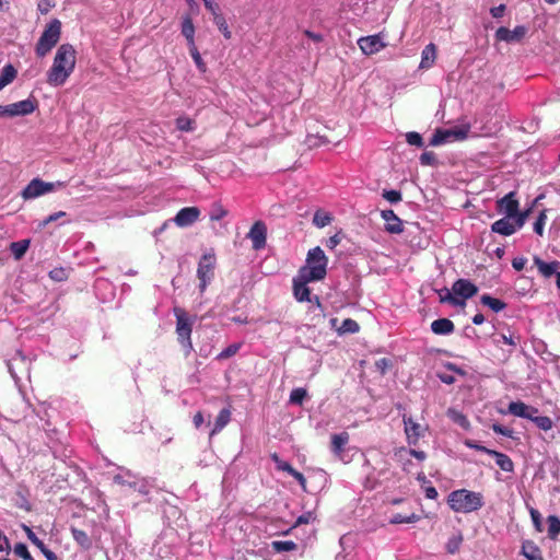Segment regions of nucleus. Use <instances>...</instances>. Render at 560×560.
<instances>
[{
  "instance_id": "nucleus-1",
  "label": "nucleus",
  "mask_w": 560,
  "mask_h": 560,
  "mask_svg": "<svg viewBox=\"0 0 560 560\" xmlns=\"http://www.w3.org/2000/svg\"><path fill=\"white\" fill-rule=\"evenodd\" d=\"M77 51L71 44L58 47L51 68L47 72V82L51 86H61L66 83L75 68Z\"/></svg>"
},
{
  "instance_id": "nucleus-2",
  "label": "nucleus",
  "mask_w": 560,
  "mask_h": 560,
  "mask_svg": "<svg viewBox=\"0 0 560 560\" xmlns=\"http://www.w3.org/2000/svg\"><path fill=\"white\" fill-rule=\"evenodd\" d=\"M450 508L456 513H471L481 509L485 504L483 495L480 492L467 489L452 491L447 497Z\"/></svg>"
},
{
  "instance_id": "nucleus-3",
  "label": "nucleus",
  "mask_w": 560,
  "mask_h": 560,
  "mask_svg": "<svg viewBox=\"0 0 560 560\" xmlns=\"http://www.w3.org/2000/svg\"><path fill=\"white\" fill-rule=\"evenodd\" d=\"M305 262L299 271L307 275L308 279L320 281L326 277L328 258L319 246L308 250Z\"/></svg>"
},
{
  "instance_id": "nucleus-4",
  "label": "nucleus",
  "mask_w": 560,
  "mask_h": 560,
  "mask_svg": "<svg viewBox=\"0 0 560 560\" xmlns=\"http://www.w3.org/2000/svg\"><path fill=\"white\" fill-rule=\"evenodd\" d=\"M61 35V22L57 19L50 21L42 33L35 51L38 57H45L59 42Z\"/></svg>"
},
{
  "instance_id": "nucleus-5",
  "label": "nucleus",
  "mask_w": 560,
  "mask_h": 560,
  "mask_svg": "<svg viewBox=\"0 0 560 560\" xmlns=\"http://www.w3.org/2000/svg\"><path fill=\"white\" fill-rule=\"evenodd\" d=\"M315 279H308V276L298 271V275L293 278V295L299 302H311L315 303L316 307L322 310V303L317 295L311 298V290L307 287L308 282H314Z\"/></svg>"
},
{
  "instance_id": "nucleus-6",
  "label": "nucleus",
  "mask_w": 560,
  "mask_h": 560,
  "mask_svg": "<svg viewBox=\"0 0 560 560\" xmlns=\"http://www.w3.org/2000/svg\"><path fill=\"white\" fill-rule=\"evenodd\" d=\"M65 187L63 182L48 183L44 182L40 178L32 179L27 186L22 191V197L24 199H35L43 195L54 191L56 188Z\"/></svg>"
},
{
  "instance_id": "nucleus-7",
  "label": "nucleus",
  "mask_w": 560,
  "mask_h": 560,
  "mask_svg": "<svg viewBox=\"0 0 560 560\" xmlns=\"http://www.w3.org/2000/svg\"><path fill=\"white\" fill-rule=\"evenodd\" d=\"M176 319H177L176 320L177 339H178V342L180 343V346L183 347L185 357H188L191 353V351L194 350L191 337H190L191 330H192V328H191L192 324L189 320V318L187 316H185V314H183V313L177 314Z\"/></svg>"
},
{
  "instance_id": "nucleus-8",
  "label": "nucleus",
  "mask_w": 560,
  "mask_h": 560,
  "mask_svg": "<svg viewBox=\"0 0 560 560\" xmlns=\"http://www.w3.org/2000/svg\"><path fill=\"white\" fill-rule=\"evenodd\" d=\"M36 108V100L28 97L16 103L0 105V117L27 116L34 113Z\"/></svg>"
},
{
  "instance_id": "nucleus-9",
  "label": "nucleus",
  "mask_w": 560,
  "mask_h": 560,
  "mask_svg": "<svg viewBox=\"0 0 560 560\" xmlns=\"http://www.w3.org/2000/svg\"><path fill=\"white\" fill-rule=\"evenodd\" d=\"M215 258L213 255L205 254L198 264L197 277L199 279V290L205 292L208 284L214 277Z\"/></svg>"
},
{
  "instance_id": "nucleus-10",
  "label": "nucleus",
  "mask_w": 560,
  "mask_h": 560,
  "mask_svg": "<svg viewBox=\"0 0 560 560\" xmlns=\"http://www.w3.org/2000/svg\"><path fill=\"white\" fill-rule=\"evenodd\" d=\"M402 422L405 425V434L409 445H417L419 440L424 435L427 428L416 422L412 417L404 415Z\"/></svg>"
},
{
  "instance_id": "nucleus-11",
  "label": "nucleus",
  "mask_w": 560,
  "mask_h": 560,
  "mask_svg": "<svg viewBox=\"0 0 560 560\" xmlns=\"http://www.w3.org/2000/svg\"><path fill=\"white\" fill-rule=\"evenodd\" d=\"M517 208H520V202L516 199L515 191H510L497 200V211L504 217L513 218L517 212Z\"/></svg>"
},
{
  "instance_id": "nucleus-12",
  "label": "nucleus",
  "mask_w": 560,
  "mask_h": 560,
  "mask_svg": "<svg viewBox=\"0 0 560 560\" xmlns=\"http://www.w3.org/2000/svg\"><path fill=\"white\" fill-rule=\"evenodd\" d=\"M349 442V434L348 432H341L338 434L331 435V445L330 450L331 453L335 455L336 458L343 463H348L350 458L347 455V444Z\"/></svg>"
},
{
  "instance_id": "nucleus-13",
  "label": "nucleus",
  "mask_w": 560,
  "mask_h": 560,
  "mask_svg": "<svg viewBox=\"0 0 560 560\" xmlns=\"http://www.w3.org/2000/svg\"><path fill=\"white\" fill-rule=\"evenodd\" d=\"M113 480L117 485L127 486L142 494H147L148 492L145 485L140 482L129 470L120 469V471L114 476Z\"/></svg>"
},
{
  "instance_id": "nucleus-14",
  "label": "nucleus",
  "mask_w": 560,
  "mask_h": 560,
  "mask_svg": "<svg viewBox=\"0 0 560 560\" xmlns=\"http://www.w3.org/2000/svg\"><path fill=\"white\" fill-rule=\"evenodd\" d=\"M358 46L364 55H373L381 51L386 44L380 34L363 36L358 39Z\"/></svg>"
},
{
  "instance_id": "nucleus-15",
  "label": "nucleus",
  "mask_w": 560,
  "mask_h": 560,
  "mask_svg": "<svg viewBox=\"0 0 560 560\" xmlns=\"http://www.w3.org/2000/svg\"><path fill=\"white\" fill-rule=\"evenodd\" d=\"M247 237L252 241L253 248L255 250H260L266 246L267 240V226L262 221H256L248 234Z\"/></svg>"
},
{
  "instance_id": "nucleus-16",
  "label": "nucleus",
  "mask_w": 560,
  "mask_h": 560,
  "mask_svg": "<svg viewBox=\"0 0 560 560\" xmlns=\"http://www.w3.org/2000/svg\"><path fill=\"white\" fill-rule=\"evenodd\" d=\"M452 291L456 298L465 303L467 299L477 294L478 288L467 279H458L453 283Z\"/></svg>"
},
{
  "instance_id": "nucleus-17",
  "label": "nucleus",
  "mask_w": 560,
  "mask_h": 560,
  "mask_svg": "<svg viewBox=\"0 0 560 560\" xmlns=\"http://www.w3.org/2000/svg\"><path fill=\"white\" fill-rule=\"evenodd\" d=\"M200 215V210L197 207H185L180 209L173 221L179 228H187L195 223Z\"/></svg>"
},
{
  "instance_id": "nucleus-18",
  "label": "nucleus",
  "mask_w": 560,
  "mask_h": 560,
  "mask_svg": "<svg viewBox=\"0 0 560 560\" xmlns=\"http://www.w3.org/2000/svg\"><path fill=\"white\" fill-rule=\"evenodd\" d=\"M527 28L523 25L516 26L514 30H509L508 27L501 26L495 32V38L499 42H520L526 34Z\"/></svg>"
},
{
  "instance_id": "nucleus-19",
  "label": "nucleus",
  "mask_w": 560,
  "mask_h": 560,
  "mask_svg": "<svg viewBox=\"0 0 560 560\" xmlns=\"http://www.w3.org/2000/svg\"><path fill=\"white\" fill-rule=\"evenodd\" d=\"M381 217L385 221V231L390 234H400L404 231L402 221L390 209L382 210Z\"/></svg>"
},
{
  "instance_id": "nucleus-20",
  "label": "nucleus",
  "mask_w": 560,
  "mask_h": 560,
  "mask_svg": "<svg viewBox=\"0 0 560 560\" xmlns=\"http://www.w3.org/2000/svg\"><path fill=\"white\" fill-rule=\"evenodd\" d=\"M491 231L503 236H510L518 231V228L516 226L513 218L503 217L492 223Z\"/></svg>"
},
{
  "instance_id": "nucleus-21",
  "label": "nucleus",
  "mask_w": 560,
  "mask_h": 560,
  "mask_svg": "<svg viewBox=\"0 0 560 560\" xmlns=\"http://www.w3.org/2000/svg\"><path fill=\"white\" fill-rule=\"evenodd\" d=\"M509 413L530 420L533 413H537L538 409L532 406L526 405L523 401H511L508 406Z\"/></svg>"
},
{
  "instance_id": "nucleus-22",
  "label": "nucleus",
  "mask_w": 560,
  "mask_h": 560,
  "mask_svg": "<svg viewBox=\"0 0 560 560\" xmlns=\"http://www.w3.org/2000/svg\"><path fill=\"white\" fill-rule=\"evenodd\" d=\"M455 329L454 323L448 318H439L431 323V330L435 335L447 336Z\"/></svg>"
},
{
  "instance_id": "nucleus-23",
  "label": "nucleus",
  "mask_w": 560,
  "mask_h": 560,
  "mask_svg": "<svg viewBox=\"0 0 560 560\" xmlns=\"http://www.w3.org/2000/svg\"><path fill=\"white\" fill-rule=\"evenodd\" d=\"M534 262L537 266L539 272L545 278H550L551 276L556 275L558 272L557 268L560 266L559 261L546 262L541 260L539 257H535Z\"/></svg>"
},
{
  "instance_id": "nucleus-24",
  "label": "nucleus",
  "mask_w": 560,
  "mask_h": 560,
  "mask_svg": "<svg viewBox=\"0 0 560 560\" xmlns=\"http://www.w3.org/2000/svg\"><path fill=\"white\" fill-rule=\"evenodd\" d=\"M453 142L452 130L448 129H436L430 139V145L439 147L445 143Z\"/></svg>"
},
{
  "instance_id": "nucleus-25",
  "label": "nucleus",
  "mask_w": 560,
  "mask_h": 560,
  "mask_svg": "<svg viewBox=\"0 0 560 560\" xmlns=\"http://www.w3.org/2000/svg\"><path fill=\"white\" fill-rule=\"evenodd\" d=\"M436 50L434 44L427 45L421 52L420 68L428 69L435 61Z\"/></svg>"
},
{
  "instance_id": "nucleus-26",
  "label": "nucleus",
  "mask_w": 560,
  "mask_h": 560,
  "mask_svg": "<svg viewBox=\"0 0 560 560\" xmlns=\"http://www.w3.org/2000/svg\"><path fill=\"white\" fill-rule=\"evenodd\" d=\"M490 456L494 457L495 464L506 472H512L514 470L513 460L504 453L492 451Z\"/></svg>"
},
{
  "instance_id": "nucleus-27",
  "label": "nucleus",
  "mask_w": 560,
  "mask_h": 560,
  "mask_svg": "<svg viewBox=\"0 0 560 560\" xmlns=\"http://www.w3.org/2000/svg\"><path fill=\"white\" fill-rule=\"evenodd\" d=\"M231 420V411L228 408H223L214 422L213 429L210 432V438L219 433Z\"/></svg>"
},
{
  "instance_id": "nucleus-28",
  "label": "nucleus",
  "mask_w": 560,
  "mask_h": 560,
  "mask_svg": "<svg viewBox=\"0 0 560 560\" xmlns=\"http://www.w3.org/2000/svg\"><path fill=\"white\" fill-rule=\"evenodd\" d=\"M182 34L187 39L188 46L195 44V26L190 16L186 15L182 21Z\"/></svg>"
},
{
  "instance_id": "nucleus-29",
  "label": "nucleus",
  "mask_w": 560,
  "mask_h": 560,
  "mask_svg": "<svg viewBox=\"0 0 560 560\" xmlns=\"http://www.w3.org/2000/svg\"><path fill=\"white\" fill-rule=\"evenodd\" d=\"M30 240H21L18 242H13L10 244V252L13 255L15 260L22 259L30 247Z\"/></svg>"
},
{
  "instance_id": "nucleus-30",
  "label": "nucleus",
  "mask_w": 560,
  "mask_h": 560,
  "mask_svg": "<svg viewBox=\"0 0 560 560\" xmlns=\"http://www.w3.org/2000/svg\"><path fill=\"white\" fill-rule=\"evenodd\" d=\"M436 293L439 294L440 302L441 303H448L454 306H462L464 305V302L460 301L458 298H456L452 290H448L447 288H442L440 290H436Z\"/></svg>"
},
{
  "instance_id": "nucleus-31",
  "label": "nucleus",
  "mask_w": 560,
  "mask_h": 560,
  "mask_svg": "<svg viewBox=\"0 0 560 560\" xmlns=\"http://www.w3.org/2000/svg\"><path fill=\"white\" fill-rule=\"evenodd\" d=\"M480 302L482 305L488 306L490 310H492L495 313H499L506 307V304L503 301L492 298L489 294H483L480 298Z\"/></svg>"
},
{
  "instance_id": "nucleus-32",
  "label": "nucleus",
  "mask_w": 560,
  "mask_h": 560,
  "mask_svg": "<svg viewBox=\"0 0 560 560\" xmlns=\"http://www.w3.org/2000/svg\"><path fill=\"white\" fill-rule=\"evenodd\" d=\"M16 74L18 72L12 65L4 66L0 74V91L10 84L16 78Z\"/></svg>"
},
{
  "instance_id": "nucleus-33",
  "label": "nucleus",
  "mask_w": 560,
  "mask_h": 560,
  "mask_svg": "<svg viewBox=\"0 0 560 560\" xmlns=\"http://www.w3.org/2000/svg\"><path fill=\"white\" fill-rule=\"evenodd\" d=\"M447 417L453 422H455L456 424H458L460 428H463L465 430L469 429V427H470V422L467 419V417L463 412H460L454 408H450L447 410Z\"/></svg>"
},
{
  "instance_id": "nucleus-34",
  "label": "nucleus",
  "mask_w": 560,
  "mask_h": 560,
  "mask_svg": "<svg viewBox=\"0 0 560 560\" xmlns=\"http://www.w3.org/2000/svg\"><path fill=\"white\" fill-rule=\"evenodd\" d=\"M71 534L74 539V541L80 545L84 549H89L92 546V540L90 536L82 529H78L72 527Z\"/></svg>"
},
{
  "instance_id": "nucleus-35",
  "label": "nucleus",
  "mask_w": 560,
  "mask_h": 560,
  "mask_svg": "<svg viewBox=\"0 0 560 560\" xmlns=\"http://www.w3.org/2000/svg\"><path fill=\"white\" fill-rule=\"evenodd\" d=\"M420 520V516L418 514L411 513L409 515H404L401 513L393 514L389 523L390 524H411L417 523Z\"/></svg>"
},
{
  "instance_id": "nucleus-36",
  "label": "nucleus",
  "mask_w": 560,
  "mask_h": 560,
  "mask_svg": "<svg viewBox=\"0 0 560 560\" xmlns=\"http://www.w3.org/2000/svg\"><path fill=\"white\" fill-rule=\"evenodd\" d=\"M332 221L330 213L322 210H317L313 217V224L319 229L328 225Z\"/></svg>"
},
{
  "instance_id": "nucleus-37",
  "label": "nucleus",
  "mask_w": 560,
  "mask_h": 560,
  "mask_svg": "<svg viewBox=\"0 0 560 560\" xmlns=\"http://www.w3.org/2000/svg\"><path fill=\"white\" fill-rule=\"evenodd\" d=\"M522 553L528 560H542L540 550L532 542L524 544L522 547Z\"/></svg>"
},
{
  "instance_id": "nucleus-38",
  "label": "nucleus",
  "mask_w": 560,
  "mask_h": 560,
  "mask_svg": "<svg viewBox=\"0 0 560 560\" xmlns=\"http://www.w3.org/2000/svg\"><path fill=\"white\" fill-rule=\"evenodd\" d=\"M530 421L542 431H549L553 427L552 420L547 416H536V413H533Z\"/></svg>"
},
{
  "instance_id": "nucleus-39",
  "label": "nucleus",
  "mask_w": 560,
  "mask_h": 560,
  "mask_svg": "<svg viewBox=\"0 0 560 560\" xmlns=\"http://www.w3.org/2000/svg\"><path fill=\"white\" fill-rule=\"evenodd\" d=\"M520 341V337H515L513 334H504V332H501V334H498L494 338H493V342L499 346L500 343H505V345H509V346H512V347H516V345Z\"/></svg>"
},
{
  "instance_id": "nucleus-40",
  "label": "nucleus",
  "mask_w": 560,
  "mask_h": 560,
  "mask_svg": "<svg viewBox=\"0 0 560 560\" xmlns=\"http://www.w3.org/2000/svg\"><path fill=\"white\" fill-rule=\"evenodd\" d=\"M548 535L555 539L560 534V518L556 515H549L547 518Z\"/></svg>"
},
{
  "instance_id": "nucleus-41",
  "label": "nucleus",
  "mask_w": 560,
  "mask_h": 560,
  "mask_svg": "<svg viewBox=\"0 0 560 560\" xmlns=\"http://www.w3.org/2000/svg\"><path fill=\"white\" fill-rule=\"evenodd\" d=\"M469 125L455 126L451 128L453 141H462L468 137Z\"/></svg>"
},
{
  "instance_id": "nucleus-42",
  "label": "nucleus",
  "mask_w": 560,
  "mask_h": 560,
  "mask_svg": "<svg viewBox=\"0 0 560 560\" xmlns=\"http://www.w3.org/2000/svg\"><path fill=\"white\" fill-rule=\"evenodd\" d=\"M271 547L277 552H284L294 550L296 545L292 540H275L271 542Z\"/></svg>"
},
{
  "instance_id": "nucleus-43",
  "label": "nucleus",
  "mask_w": 560,
  "mask_h": 560,
  "mask_svg": "<svg viewBox=\"0 0 560 560\" xmlns=\"http://www.w3.org/2000/svg\"><path fill=\"white\" fill-rule=\"evenodd\" d=\"M213 22L226 39L231 38V32L223 15L214 13Z\"/></svg>"
},
{
  "instance_id": "nucleus-44",
  "label": "nucleus",
  "mask_w": 560,
  "mask_h": 560,
  "mask_svg": "<svg viewBox=\"0 0 560 560\" xmlns=\"http://www.w3.org/2000/svg\"><path fill=\"white\" fill-rule=\"evenodd\" d=\"M462 541H463V536L460 534L452 536L451 538H448V540L446 542V546H445L446 551L451 555L456 553L459 550Z\"/></svg>"
},
{
  "instance_id": "nucleus-45",
  "label": "nucleus",
  "mask_w": 560,
  "mask_h": 560,
  "mask_svg": "<svg viewBox=\"0 0 560 560\" xmlns=\"http://www.w3.org/2000/svg\"><path fill=\"white\" fill-rule=\"evenodd\" d=\"M546 221H547V210L545 209V210L540 211L536 221L534 222L533 229L537 235H539V236L544 235Z\"/></svg>"
},
{
  "instance_id": "nucleus-46",
  "label": "nucleus",
  "mask_w": 560,
  "mask_h": 560,
  "mask_svg": "<svg viewBox=\"0 0 560 560\" xmlns=\"http://www.w3.org/2000/svg\"><path fill=\"white\" fill-rule=\"evenodd\" d=\"M359 329H360V326L354 319L346 318L342 322L341 327L339 328V331L341 334H347V332L354 334V332H358Z\"/></svg>"
},
{
  "instance_id": "nucleus-47",
  "label": "nucleus",
  "mask_w": 560,
  "mask_h": 560,
  "mask_svg": "<svg viewBox=\"0 0 560 560\" xmlns=\"http://www.w3.org/2000/svg\"><path fill=\"white\" fill-rule=\"evenodd\" d=\"M306 396V389L302 387L294 388L290 394V402L293 405H302Z\"/></svg>"
},
{
  "instance_id": "nucleus-48",
  "label": "nucleus",
  "mask_w": 560,
  "mask_h": 560,
  "mask_svg": "<svg viewBox=\"0 0 560 560\" xmlns=\"http://www.w3.org/2000/svg\"><path fill=\"white\" fill-rule=\"evenodd\" d=\"M189 51H190V56L196 65V67L201 71V72H206L207 70V67H206V63L203 62L197 47L195 44H192V46H189Z\"/></svg>"
},
{
  "instance_id": "nucleus-49",
  "label": "nucleus",
  "mask_w": 560,
  "mask_h": 560,
  "mask_svg": "<svg viewBox=\"0 0 560 560\" xmlns=\"http://www.w3.org/2000/svg\"><path fill=\"white\" fill-rule=\"evenodd\" d=\"M532 209H533V206L523 211H520V208H517V212L513 217V220H514L516 226L518 228V230L522 229L524 226V224L526 223V221L532 212Z\"/></svg>"
},
{
  "instance_id": "nucleus-50",
  "label": "nucleus",
  "mask_w": 560,
  "mask_h": 560,
  "mask_svg": "<svg viewBox=\"0 0 560 560\" xmlns=\"http://www.w3.org/2000/svg\"><path fill=\"white\" fill-rule=\"evenodd\" d=\"M240 349H241V343H232L229 347H226L225 349H223L218 354V359L224 360V359L231 358V357L235 355Z\"/></svg>"
},
{
  "instance_id": "nucleus-51",
  "label": "nucleus",
  "mask_w": 560,
  "mask_h": 560,
  "mask_svg": "<svg viewBox=\"0 0 560 560\" xmlns=\"http://www.w3.org/2000/svg\"><path fill=\"white\" fill-rule=\"evenodd\" d=\"M406 141L410 145L422 148L424 145L423 139L420 133L410 131L406 133Z\"/></svg>"
},
{
  "instance_id": "nucleus-52",
  "label": "nucleus",
  "mask_w": 560,
  "mask_h": 560,
  "mask_svg": "<svg viewBox=\"0 0 560 560\" xmlns=\"http://www.w3.org/2000/svg\"><path fill=\"white\" fill-rule=\"evenodd\" d=\"M14 553L22 558L23 560H34V558L32 557V555L30 553L27 547L25 544L23 542H18L15 546H14V549H13Z\"/></svg>"
},
{
  "instance_id": "nucleus-53",
  "label": "nucleus",
  "mask_w": 560,
  "mask_h": 560,
  "mask_svg": "<svg viewBox=\"0 0 560 560\" xmlns=\"http://www.w3.org/2000/svg\"><path fill=\"white\" fill-rule=\"evenodd\" d=\"M194 121L186 116L178 117L176 119V127L180 131H191L194 130Z\"/></svg>"
},
{
  "instance_id": "nucleus-54",
  "label": "nucleus",
  "mask_w": 560,
  "mask_h": 560,
  "mask_svg": "<svg viewBox=\"0 0 560 560\" xmlns=\"http://www.w3.org/2000/svg\"><path fill=\"white\" fill-rule=\"evenodd\" d=\"M382 196L384 199H386L390 203H398L401 201L402 196L399 190L390 189V190H383Z\"/></svg>"
},
{
  "instance_id": "nucleus-55",
  "label": "nucleus",
  "mask_w": 560,
  "mask_h": 560,
  "mask_svg": "<svg viewBox=\"0 0 560 560\" xmlns=\"http://www.w3.org/2000/svg\"><path fill=\"white\" fill-rule=\"evenodd\" d=\"M402 454H409L410 456L416 457L418 460H424L427 458V454L423 451H417L412 448H400L397 453V456L401 459Z\"/></svg>"
},
{
  "instance_id": "nucleus-56",
  "label": "nucleus",
  "mask_w": 560,
  "mask_h": 560,
  "mask_svg": "<svg viewBox=\"0 0 560 560\" xmlns=\"http://www.w3.org/2000/svg\"><path fill=\"white\" fill-rule=\"evenodd\" d=\"M464 444L465 446H467L468 448H471V450H476L478 452H482V453H486L488 455H490L492 453L493 450H490L483 445H480L478 442L474 441V440H465L464 441Z\"/></svg>"
},
{
  "instance_id": "nucleus-57",
  "label": "nucleus",
  "mask_w": 560,
  "mask_h": 560,
  "mask_svg": "<svg viewBox=\"0 0 560 560\" xmlns=\"http://www.w3.org/2000/svg\"><path fill=\"white\" fill-rule=\"evenodd\" d=\"M529 514H530L532 522H533L535 528L538 532H541L542 530V524H541V514L539 513V511L534 509V508H530L529 509Z\"/></svg>"
},
{
  "instance_id": "nucleus-58",
  "label": "nucleus",
  "mask_w": 560,
  "mask_h": 560,
  "mask_svg": "<svg viewBox=\"0 0 560 560\" xmlns=\"http://www.w3.org/2000/svg\"><path fill=\"white\" fill-rule=\"evenodd\" d=\"M272 459L276 462L277 468L279 470L285 471L289 475H291L295 470L288 462L280 460L277 454L272 455Z\"/></svg>"
},
{
  "instance_id": "nucleus-59",
  "label": "nucleus",
  "mask_w": 560,
  "mask_h": 560,
  "mask_svg": "<svg viewBox=\"0 0 560 560\" xmlns=\"http://www.w3.org/2000/svg\"><path fill=\"white\" fill-rule=\"evenodd\" d=\"M23 529L26 533L27 538L33 545L40 549L45 544L35 535V533L26 525H23Z\"/></svg>"
},
{
  "instance_id": "nucleus-60",
  "label": "nucleus",
  "mask_w": 560,
  "mask_h": 560,
  "mask_svg": "<svg viewBox=\"0 0 560 560\" xmlns=\"http://www.w3.org/2000/svg\"><path fill=\"white\" fill-rule=\"evenodd\" d=\"M420 163L422 165H434L436 163V156L432 151H425L420 155Z\"/></svg>"
},
{
  "instance_id": "nucleus-61",
  "label": "nucleus",
  "mask_w": 560,
  "mask_h": 560,
  "mask_svg": "<svg viewBox=\"0 0 560 560\" xmlns=\"http://www.w3.org/2000/svg\"><path fill=\"white\" fill-rule=\"evenodd\" d=\"M316 518V515L314 512L312 511H307L305 513H303L302 515H300L295 522L296 525H301V524H308V523H312L314 522Z\"/></svg>"
},
{
  "instance_id": "nucleus-62",
  "label": "nucleus",
  "mask_w": 560,
  "mask_h": 560,
  "mask_svg": "<svg viewBox=\"0 0 560 560\" xmlns=\"http://www.w3.org/2000/svg\"><path fill=\"white\" fill-rule=\"evenodd\" d=\"M49 277L55 281H63L67 278L66 270L63 268H55L49 272Z\"/></svg>"
},
{
  "instance_id": "nucleus-63",
  "label": "nucleus",
  "mask_w": 560,
  "mask_h": 560,
  "mask_svg": "<svg viewBox=\"0 0 560 560\" xmlns=\"http://www.w3.org/2000/svg\"><path fill=\"white\" fill-rule=\"evenodd\" d=\"M492 430L498 433V434H501L503 436H508V438H512L513 436V430L509 429V428H505L501 424H498V423H494L492 425Z\"/></svg>"
},
{
  "instance_id": "nucleus-64",
  "label": "nucleus",
  "mask_w": 560,
  "mask_h": 560,
  "mask_svg": "<svg viewBox=\"0 0 560 560\" xmlns=\"http://www.w3.org/2000/svg\"><path fill=\"white\" fill-rule=\"evenodd\" d=\"M306 141L310 147H318L326 143L324 137L317 136H308Z\"/></svg>"
}]
</instances>
